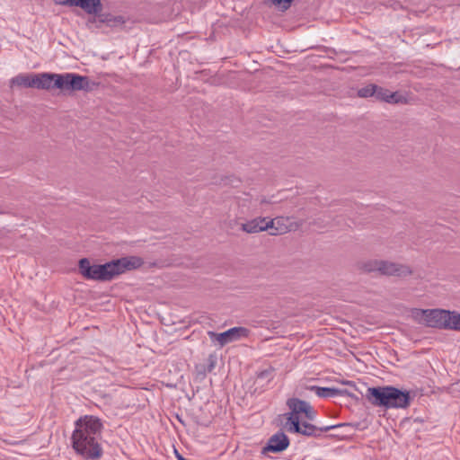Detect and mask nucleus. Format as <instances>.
Wrapping results in <instances>:
<instances>
[{"label":"nucleus","mask_w":460,"mask_h":460,"mask_svg":"<svg viewBox=\"0 0 460 460\" xmlns=\"http://www.w3.org/2000/svg\"><path fill=\"white\" fill-rule=\"evenodd\" d=\"M360 270L366 273L378 272L385 276H409L412 273L406 265L383 260H368L358 264Z\"/></svg>","instance_id":"7"},{"label":"nucleus","mask_w":460,"mask_h":460,"mask_svg":"<svg viewBox=\"0 0 460 460\" xmlns=\"http://www.w3.org/2000/svg\"><path fill=\"white\" fill-rule=\"evenodd\" d=\"M289 445L290 440L288 437L282 430H279L268 439L261 452L262 454H267L268 452L279 454L285 451Z\"/></svg>","instance_id":"10"},{"label":"nucleus","mask_w":460,"mask_h":460,"mask_svg":"<svg viewBox=\"0 0 460 460\" xmlns=\"http://www.w3.org/2000/svg\"><path fill=\"white\" fill-rule=\"evenodd\" d=\"M310 403L306 401L298 398H289L287 401V406L289 408L290 412L286 414L287 421L285 426L294 423V421L300 420L299 415L304 414Z\"/></svg>","instance_id":"11"},{"label":"nucleus","mask_w":460,"mask_h":460,"mask_svg":"<svg viewBox=\"0 0 460 460\" xmlns=\"http://www.w3.org/2000/svg\"><path fill=\"white\" fill-rule=\"evenodd\" d=\"M208 359H209V365L208 367V371L211 372L213 370V368L215 367L216 361L212 355L209 356Z\"/></svg>","instance_id":"22"},{"label":"nucleus","mask_w":460,"mask_h":460,"mask_svg":"<svg viewBox=\"0 0 460 460\" xmlns=\"http://www.w3.org/2000/svg\"><path fill=\"white\" fill-rule=\"evenodd\" d=\"M412 316L419 323L439 330L460 332V313L445 309H414Z\"/></svg>","instance_id":"4"},{"label":"nucleus","mask_w":460,"mask_h":460,"mask_svg":"<svg viewBox=\"0 0 460 460\" xmlns=\"http://www.w3.org/2000/svg\"><path fill=\"white\" fill-rule=\"evenodd\" d=\"M332 437H338V438H344L345 436H347V434H335V435H331Z\"/></svg>","instance_id":"24"},{"label":"nucleus","mask_w":460,"mask_h":460,"mask_svg":"<svg viewBox=\"0 0 460 460\" xmlns=\"http://www.w3.org/2000/svg\"><path fill=\"white\" fill-rule=\"evenodd\" d=\"M359 423H339L336 425H326V426H315L306 421L296 420L294 421L293 424L286 426L287 430L291 433L300 434L305 437L310 438H320L323 432H327L332 429H349V431H352L358 429Z\"/></svg>","instance_id":"6"},{"label":"nucleus","mask_w":460,"mask_h":460,"mask_svg":"<svg viewBox=\"0 0 460 460\" xmlns=\"http://www.w3.org/2000/svg\"><path fill=\"white\" fill-rule=\"evenodd\" d=\"M376 85L375 84H369L360 89L358 90V96L360 98H368L375 97L376 93Z\"/></svg>","instance_id":"18"},{"label":"nucleus","mask_w":460,"mask_h":460,"mask_svg":"<svg viewBox=\"0 0 460 460\" xmlns=\"http://www.w3.org/2000/svg\"><path fill=\"white\" fill-rule=\"evenodd\" d=\"M390 91L381 86L376 85L375 99L376 101L385 102L388 100Z\"/></svg>","instance_id":"20"},{"label":"nucleus","mask_w":460,"mask_h":460,"mask_svg":"<svg viewBox=\"0 0 460 460\" xmlns=\"http://www.w3.org/2000/svg\"><path fill=\"white\" fill-rule=\"evenodd\" d=\"M274 372L275 368L272 367H269L268 368L258 372L254 381V385H257L254 392L257 391L258 387L263 388L267 385L274 378Z\"/></svg>","instance_id":"16"},{"label":"nucleus","mask_w":460,"mask_h":460,"mask_svg":"<svg viewBox=\"0 0 460 460\" xmlns=\"http://www.w3.org/2000/svg\"><path fill=\"white\" fill-rule=\"evenodd\" d=\"M273 224L274 222L268 221L267 217H257L244 224H242L241 228L246 233L254 234L269 230V227H270Z\"/></svg>","instance_id":"12"},{"label":"nucleus","mask_w":460,"mask_h":460,"mask_svg":"<svg viewBox=\"0 0 460 460\" xmlns=\"http://www.w3.org/2000/svg\"><path fill=\"white\" fill-rule=\"evenodd\" d=\"M366 399L376 407L385 409H407L413 400L410 391L393 385L368 387Z\"/></svg>","instance_id":"3"},{"label":"nucleus","mask_w":460,"mask_h":460,"mask_svg":"<svg viewBox=\"0 0 460 460\" xmlns=\"http://www.w3.org/2000/svg\"><path fill=\"white\" fill-rule=\"evenodd\" d=\"M72 434V447L77 455L87 460H98L102 456L99 443L103 428L102 420L93 415L79 418Z\"/></svg>","instance_id":"1"},{"label":"nucleus","mask_w":460,"mask_h":460,"mask_svg":"<svg viewBox=\"0 0 460 460\" xmlns=\"http://www.w3.org/2000/svg\"><path fill=\"white\" fill-rule=\"evenodd\" d=\"M66 0H55V2L58 4H61V5H65V6H69V4L65 2Z\"/></svg>","instance_id":"23"},{"label":"nucleus","mask_w":460,"mask_h":460,"mask_svg":"<svg viewBox=\"0 0 460 460\" xmlns=\"http://www.w3.org/2000/svg\"><path fill=\"white\" fill-rule=\"evenodd\" d=\"M249 334L250 330L245 327H233L221 333H217L212 331L208 332L209 338L212 341H217L220 347H224L230 342L240 340L241 338H246Z\"/></svg>","instance_id":"8"},{"label":"nucleus","mask_w":460,"mask_h":460,"mask_svg":"<svg viewBox=\"0 0 460 460\" xmlns=\"http://www.w3.org/2000/svg\"><path fill=\"white\" fill-rule=\"evenodd\" d=\"M345 384H347V385H350V384H351V382H350V381H348V382H346Z\"/></svg>","instance_id":"25"},{"label":"nucleus","mask_w":460,"mask_h":460,"mask_svg":"<svg viewBox=\"0 0 460 460\" xmlns=\"http://www.w3.org/2000/svg\"><path fill=\"white\" fill-rule=\"evenodd\" d=\"M93 14L96 15L98 22L105 23L110 27L121 26L125 23V18L121 15L102 13V10Z\"/></svg>","instance_id":"15"},{"label":"nucleus","mask_w":460,"mask_h":460,"mask_svg":"<svg viewBox=\"0 0 460 460\" xmlns=\"http://www.w3.org/2000/svg\"><path fill=\"white\" fill-rule=\"evenodd\" d=\"M270 221H273L274 224L271 225L270 227H269V230H270V234L271 235H279L283 234L288 232V226L284 224V218L283 217H276L273 219H270Z\"/></svg>","instance_id":"17"},{"label":"nucleus","mask_w":460,"mask_h":460,"mask_svg":"<svg viewBox=\"0 0 460 460\" xmlns=\"http://www.w3.org/2000/svg\"><path fill=\"white\" fill-rule=\"evenodd\" d=\"M143 264V259L138 256H126L104 264H91L89 259L83 258L78 261V270L85 279L105 282L127 271L137 270Z\"/></svg>","instance_id":"2"},{"label":"nucleus","mask_w":460,"mask_h":460,"mask_svg":"<svg viewBox=\"0 0 460 460\" xmlns=\"http://www.w3.org/2000/svg\"><path fill=\"white\" fill-rule=\"evenodd\" d=\"M47 79V73L21 74L12 78L11 84L22 87L46 90Z\"/></svg>","instance_id":"9"},{"label":"nucleus","mask_w":460,"mask_h":460,"mask_svg":"<svg viewBox=\"0 0 460 460\" xmlns=\"http://www.w3.org/2000/svg\"><path fill=\"white\" fill-rule=\"evenodd\" d=\"M69 6H76L82 8L86 13H97L102 10L101 0H66Z\"/></svg>","instance_id":"13"},{"label":"nucleus","mask_w":460,"mask_h":460,"mask_svg":"<svg viewBox=\"0 0 460 460\" xmlns=\"http://www.w3.org/2000/svg\"><path fill=\"white\" fill-rule=\"evenodd\" d=\"M305 417L308 420H314L316 418V411L314 410L312 405L310 404L306 411H305Z\"/></svg>","instance_id":"21"},{"label":"nucleus","mask_w":460,"mask_h":460,"mask_svg":"<svg viewBox=\"0 0 460 460\" xmlns=\"http://www.w3.org/2000/svg\"><path fill=\"white\" fill-rule=\"evenodd\" d=\"M386 102L392 104L407 103V98L399 92L390 91L388 100H386Z\"/></svg>","instance_id":"19"},{"label":"nucleus","mask_w":460,"mask_h":460,"mask_svg":"<svg viewBox=\"0 0 460 460\" xmlns=\"http://www.w3.org/2000/svg\"><path fill=\"white\" fill-rule=\"evenodd\" d=\"M306 390L314 392L317 396L322 398H331L342 395H350V394L345 389H338L333 387H320L317 385H306Z\"/></svg>","instance_id":"14"},{"label":"nucleus","mask_w":460,"mask_h":460,"mask_svg":"<svg viewBox=\"0 0 460 460\" xmlns=\"http://www.w3.org/2000/svg\"><path fill=\"white\" fill-rule=\"evenodd\" d=\"M47 91L58 89L65 95L78 91L88 93L96 85L88 76L75 73H47Z\"/></svg>","instance_id":"5"}]
</instances>
